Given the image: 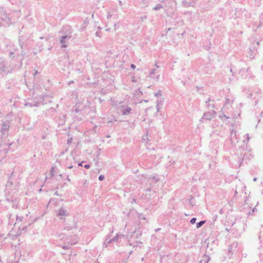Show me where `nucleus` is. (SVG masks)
<instances>
[{"instance_id":"28","label":"nucleus","mask_w":263,"mask_h":263,"mask_svg":"<svg viewBox=\"0 0 263 263\" xmlns=\"http://www.w3.org/2000/svg\"><path fill=\"white\" fill-rule=\"evenodd\" d=\"M77 242V240H76L75 241H74L73 242H70V245H73V244H74L76 243V242Z\"/></svg>"},{"instance_id":"15","label":"nucleus","mask_w":263,"mask_h":263,"mask_svg":"<svg viewBox=\"0 0 263 263\" xmlns=\"http://www.w3.org/2000/svg\"><path fill=\"white\" fill-rule=\"evenodd\" d=\"M151 180H152L154 183H155L158 181V179L157 178H156L155 177H154L153 178H151L149 179Z\"/></svg>"},{"instance_id":"12","label":"nucleus","mask_w":263,"mask_h":263,"mask_svg":"<svg viewBox=\"0 0 263 263\" xmlns=\"http://www.w3.org/2000/svg\"><path fill=\"white\" fill-rule=\"evenodd\" d=\"M162 8H163V6L161 5L158 4L156 6H155L153 9L155 10H158Z\"/></svg>"},{"instance_id":"27","label":"nucleus","mask_w":263,"mask_h":263,"mask_svg":"<svg viewBox=\"0 0 263 263\" xmlns=\"http://www.w3.org/2000/svg\"><path fill=\"white\" fill-rule=\"evenodd\" d=\"M84 162V161L81 162V163H79L78 164L79 166H82V163Z\"/></svg>"},{"instance_id":"16","label":"nucleus","mask_w":263,"mask_h":263,"mask_svg":"<svg viewBox=\"0 0 263 263\" xmlns=\"http://www.w3.org/2000/svg\"><path fill=\"white\" fill-rule=\"evenodd\" d=\"M110 241H111V240H110V239L108 240V241H107V240L106 239V241H105L104 242V246L105 247H107V244H108V243H110Z\"/></svg>"},{"instance_id":"10","label":"nucleus","mask_w":263,"mask_h":263,"mask_svg":"<svg viewBox=\"0 0 263 263\" xmlns=\"http://www.w3.org/2000/svg\"><path fill=\"white\" fill-rule=\"evenodd\" d=\"M219 118L222 119L223 121L229 118V117L226 116L224 114H221L219 115Z\"/></svg>"},{"instance_id":"22","label":"nucleus","mask_w":263,"mask_h":263,"mask_svg":"<svg viewBox=\"0 0 263 263\" xmlns=\"http://www.w3.org/2000/svg\"><path fill=\"white\" fill-rule=\"evenodd\" d=\"M104 179V176L102 175H101L99 177V179L100 180V181H102L103 180V179Z\"/></svg>"},{"instance_id":"9","label":"nucleus","mask_w":263,"mask_h":263,"mask_svg":"<svg viewBox=\"0 0 263 263\" xmlns=\"http://www.w3.org/2000/svg\"><path fill=\"white\" fill-rule=\"evenodd\" d=\"M9 127V126L8 124L5 123H3L2 128V133H3V134H5L7 132Z\"/></svg>"},{"instance_id":"23","label":"nucleus","mask_w":263,"mask_h":263,"mask_svg":"<svg viewBox=\"0 0 263 263\" xmlns=\"http://www.w3.org/2000/svg\"><path fill=\"white\" fill-rule=\"evenodd\" d=\"M246 136H247V139H246L247 142H248L250 140L249 135V134H247Z\"/></svg>"},{"instance_id":"31","label":"nucleus","mask_w":263,"mask_h":263,"mask_svg":"<svg viewBox=\"0 0 263 263\" xmlns=\"http://www.w3.org/2000/svg\"><path fill=\"white\" fill-rule=\"evenodd\" d=\"M63 249H68V247H65V246H64L63 247Z\"/></svg>"},{"instance_id":"2","label":"nucleus","mask_w":263,"mask_h":263,"mask_svg":"<svg viewBox=\"0 0 263 263\" xmlns=\"http://www.w3.org/2000/svg\"><path fill=\"white\" fill-rule=\"evenodd\" d=\"M168 6L166 8V11L167 14H171L172 11L174 12L176 9L177 3L174 0H169L167 2Z\"/></svg>"},{"instance_id":"24","label":"nucleus","mask_w":263,"mask_h":263,"mask_svg":"<svg viewBox=\"0 0 263 263\" xmlns=\"http://www.w3.org/2000/svg\"><path fill=\"white\" fill-rule=\"evenodd\" d=\"M85 168L88 169L90 168V166L89 164H86L84 165Z\"/></svg>"},{"instance_id":"21","label":"nucleus","mask_w":263,"mask_h":263,"mask_svg":"<svg viewBox=\"0 0 263 263\" xmlns=\"http://www.w3.org/2000/svg\"><path fill=\"white\" fill-rule=\"evenodd\" d=\"M96 35L98 37H100L101 36V31H97L96 32Z\"/></svg>"},{"instance_id":"17","label":"nucleus","mask_w":263,"mask_h":263,"mask_svg":"<svg viewBox=\"0 0 263 263\" xmlns=\"http://www.w3.org/2000/svg\"><path fill=\"white\" fill-rule=\"evenodd\" d=\"M2 70L6 73H8L10 72V71L9 69H5V67H4Z\"/></svg>"},{"instance_id":"32","label":"nucleus","mask_w":263,"mask_h":263,"mask_svg":"<svg viewBox=\"0 0 263 263\" xmlns=\"http://www.w3.org/2000/svg\"><path fill=\"white\" fill-rule=\"evenodd\" d=\"M67 180H68V181H70V179L69 178V177H68V176H67Z\"/></svg>"},{"instance_id":"18","label":"nucleus","mask_w":263,"mask_h":263,"mask_svg":"<svg viewBox=\"0 0 263 263\" xmlns=\"http://www.w3.org/2000/svg\"><path fill=\"white\" fill-rule=\"evenodd\" d=\"M162 94L160 91H158V92L155 93V96L157 97L161 96Z\"/></svg>"},{"instance_id":"4","label":"nucleus","mask_w":263,"mask_h":263,"mask_svg":"<svg viewBox=\"0 0 263 263\" xmlns=\"http://www.w3.org/2000/svg\"><path fill=\"white\" fill-rule=\"evenodd\" d=\"M57 215L60 217V219H64V218L68 215L67 210L64 208H61L56 212Z\"/></svg>"},{"instance_id":"33","label":"nucleus","mask_w":263,"mask_h":263,"mask_svg":"<svg viewBox=\"0 0 263 263\" xmlns=\"http://www.w3.org/2000/svg\"><path fill=\"white\" fill-rule=\"evenodd\" d=\"M256 179H256V178H254L253 179V181H255L256 180Z\"/></svg>"},{"instance_id":"8","label":"nucleus","mask_w":263,"mask_h":263,"mask_svg":"<svg viewBox=\"0 0 263 263\" xmlns=\"http://www.w3.org/2000/svg\"><path fill=\"white\" fill-rule=\"evenodd\" d=\"M70 36L69 35H67L62 37V38L61 39V43L62 44V47H67V45L66 44L65 40L66 39H70Z\"/></svg>"},{"instance_id":"29","label":"nucleus","mask_w":263,"mask_h":263,"mask_svg":"<svg viewBox=\"0 0 263 263\" xmlns=\"http://www.w3.org/2000/svg\"><path fill=\"white\" fill-rule=\"evenodd\" d=\"M72 167H73L72 165H70V166H68V168L70 169V168H72Z\"/></svg>"},{"instance_id":"7","label":"nucleus","mask_w":263,"mask_h":263,"mask_svg":"<svg viewBox=\"0 0 263 263\" xmlns=\"http://www.w3.org/2000/svg\"><path fill=\"white\" fill-rule=\"evenodd\" d=\"M131 110V108L127 106H123L122 109L121 110L123 115H127L129 114Z\"/></svg>"},{"instance_id":"11","label":"nucleus","mask_w":263,"mask_h":263,"mask_svg":"<svg viewBox=\"0 0 263 263\" xmlns=\"http://www.w3.org/2000/svg\"><path fill=\"white\" fill-rule=\"evenodd\" d=\"M204 223L205 221H201L199 222H198L196 224V228L198 229L200 228Z\"/></svg>"},{"instance_id":"34","label":"nucleus","mask_w":263,"mask_h":263,"mask_svg":"<svg viewBox=\"0 0 263 263\" xmlns=\"http://www.w3.org/2000/svg\"><path fill=\"white\" fill-rule=\"evenodd\" d=\"M53 171V168H52V170L51 171V173H52V171Z\"/></svg>"},{"instance_id":"13","label":"nucleus","mask_w":263,"mask_h":263,"mask_svg":"<svg viewBox=\"0 0 263 263\" xmlns=\"http://www.w3.org/2000/svg\"><path fill=\"white\" fill-rule=\"evenodd\" d=\"M260 19V25H262L263 24V13L259 16Z\"/></svg>"},{"instance_id":"20","label":"nucleus","mask_w":263,"mask_h":263,"mask_svg":"<svg viewBox=\"0 0 263 263\" xmlns=\"http://www.w3.org/2000/svg\"><path fill=\"white\" fill-rule=\"evenodd\" d=\"M196 218H193L190 220V222H191V224H194L196 222Z\"/></svg>"},{"instance_id":"30","label":"nucleus","mask_w":263,"mask_h":263,"mask_svg":"<svg viewBox=\"0 0 263 263\" xmlns=\"http://www.w3.org/2000/svg\"><path fill=\"white\" fill-rule=\"evenodd\" d=\"M159 76H158L156 78V80L157 81H158L159 80Z\"/></svg>"},{"instance_id":"25","label":"nucleus","mask_w":263,"mask_h":263,"mask_svg":"<svg viewBox=\"0 0 263 263\" xmlns=\"http://www.w3.org/2000/svg\"><path fill=\"white\" fill-rule=\"evenodd\" d=\"M111 15L110 14V13H108L107 16V19H109L111 17Z\"/></svg>"},{"instance_id":"3","label":"nucleus","mask_w":263,"mask_h":263,"mask_svg":"<svg viewBox=\"0 0 263 263\" xmlns=\"http://www.w3.org/2000/svg\"><path fill=\"white\" fill-rule=\"evenodd\" d=\"M65 229L68 230V231H70V230H72V233L75 235H77L80 232V228H79L78 226H77V223L73 221L72 222V224L70 226H67L66 228H65Z\"/></svg>"},{"instance_id":"14","label":"nucleus","mask_w":263,"mask_h":263,"mask_svg":"<svg viewBox=\"0 0 263 263\" xmlns=\"http://www.w3.org/2000/svg\"><path fill=\"white\" fill-rule=\"evenodd\" d=\"M121 236L123 237L124 236L123 235H117L116 236L112 239V240L116 241L118 239V238Z\"/></svg>"},{"instance_id":"6","label":"nucleus","mask_w":263,"mask_h":263,"mask_svg":"<svg viewBox=\"0 0 263 263\" xmlns=\"http://www.w3.org/2000/svg\"><path fill=\"white\" fill-rule=\"evenodd\" d=\"M156 103L157 112H159L163 106L164 103V98H161L160 99L157 100Z\"/></svg>"},{"instance_id":"19","label":"nucleus","mask_w":263,"mask_h":263,"mask_svg":"<svg viewBox=\"0 0 263 263\" xmlns=\"http://www.w3.org/2000/svg\"><path fill=\"white\" fill-rule=\"evenodd\" d=\"M155 71H156V69H153L151 70V72H150V73H149V76H150V77H151V78H153L152 75H153V74L155 72Z\"/></svg>"},{"instance_id":"1","label":"nucleus","mask_w":263,"mask_h":263,"mask_svg":"<svg viewBox=\"0 0 263 263\" xmlns=\"http://www.w3.org/2000/svg\"><path fill=\"white\" fill-rule=\"evenodd\" d=\"M0 25L2 26H7L11 23V19L5 12L3 8H0Z\"/></svg>"},{"instance_id":"5","label":"nucleus","mask_w":263,"mask_h":263,"mask_svg":"<svg viewBox=\"0 0 263 263\" xmlns=\"http://www.w3.org/2000/svg\"><path fill=\"white\" fill-rule=\"evenodd\" d=\"M216 112L214 110H211L210 111H208L205 112L203 116L202 120L205 119L207 120H210L211 119L214 118L216 116Z\"/></svg>"},{"instance_id":"26","label":"nucleus","mask_w":263,"mask_h":263,"mask_svg":"<svg viewBox=\"0 0 263 263\" xmlns=\"http://www.w3.org/2000/svg\"><path fill=\"white\" fill-rule=\"evenodd\" d=\"M130 67H131V68H132V69H135V68H136V65H134V64H132V65H130Z\"/></svg>"}]
</instances>
